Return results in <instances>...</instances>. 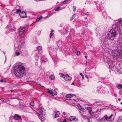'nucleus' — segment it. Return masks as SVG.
<instances>
[{
    "label": "nucleus",
    "mask_w": 122,
    "mask_h": 122,
    "mask_svg": "<svg viewBox=\"0 0 122 122\" xmlns=\"http://www.w3.org/2000/svg\"><path fill=\"white\" fill-rule=\"evenodd\" d=\"M25 68L22 63L19 62L14 68V74L16 76L21 77L25 75Z\"/></svg>",
    "instance_id": "nucleus-1"
},
{
    "label": "nucleus",
    "mask_w": 122,
    "mask_h": 122,
    "mask_svg": "<svg viewBox=\"0 0 122 122\" xmlns=\"http://www.w3.org/2000/svg\"><path fill=\"white\" fill-rule=\"evenodd\" d=\"M117 34V33L115 29H112L110 31L108 32L107 36V38L108 39L113 40Z\"/></svg>",
    "instance_id": "nucleus-2"
},
{
    "label": "nucleus",
    "mask_w": 122,
    "mask_h": 122,
    "mask_svg": "<svg viewBox=\"0 0 122 122\" xmlns=\"http://www.w3.org/2000/svg\"><path fill=\"white\" fill-rule=\"evenodd\" d=\"M114 117V116L113 114H111L109 116L106 115L101 118V120L105 121V122H113Z\"/></svg>",
    "instance_id": "nucleus-3"
},
{
    "label": "nucleus",
    "mask_w": 122,
    "mask_h": 122,
    "mask_svg": "<svg viewBox=\"0 0 122 122\" xmlns=\"http://www.w3.org/2000/svg\"><path fill=\"white\" fill-rule=\"evenodd\" d=\"M115 24H113L112 25V29H115L116 28L118 31L120 30L119 28L122 25V19H120L118 20H117L115 22Z\"/></svg>",
    "instance_id": "nucleus-4"
},
{
    "label": "nucleus",
    "mask_w": 122,
    "mask_h": 122,
    "mask_svg": "<svg viewBox=\"0 0 122 122\" xmlns=\"http://www.w3.org/2000/svg\"><path fill=\"white\" fill-rule=\"evenodd\" d=\"M25 30V28L22 27H20L18 29V31L16 33V35L18 37H20L24 33Z\"/></svg>",
    "instance_id": "nucleus-5"
},
{
    "label": "nucleus",
    "mask_w": 122,
    "mask_h": 122,
    "mask_svg": "<svg viewBox=\"0 0 122 122\" xmlns=\"http://www.w3.org/2000/svg\"><path fill=\"white\" fill-rule=\"evenodd\" d=\"M23 41H17L15 45V49L20 50L22 46Z\"/></svg>",
    "instance_id": "nucleus-6"
},
{
    "label": "nucleus",
    "mask_w": 122,
    "mask_h": 122,
    "mask_svg": "<svg viewBox=\"0 0 122 122\" xmlns=\"http://www.w3.org/2000/svg\"><path fill=\"white\" fill-rule=\"evenodd\" d=\"M59 75L60 76L63 77L65 80L66 81H68L71 79V77H70L67 74H64L62 73H60Z\"/></svg>",
    "instance_id": "nucleus-7"
},
{
    "label": "nucleus",
    "mask_w": 122,
    "mask_h": 122,
    "mask_svg": "<svg viewBox=\"0 0 122 122\" xmlns=\"http://www.w3.org/2000/svg\"><path fill=\"white\" fill-rule=\"evenodd\" d=\"M47 92L48 93L52 95L53 96H54V95H56L57 94V92L51 88H48L47 89Z\"/></svg>",
    "instance_id": "nucleus-8"
},
{
    "label": "nucleus",
    "mask_w": 122,
    "mask_h": 122,
    "mask_svg": "<svg viewBox=\"0 0 122 122\" xmlns=\"http://www.w3.org/2000/svg\"><path fill=\"white\" fill-rule=\"evenodd\" d=\"M111 54L114 58L117 57L120 55L119 52L117 50H113L111 51Z\"/></svg>",
    "instance_id": "nucleus-9"
},
{
    "label": "nucleus",
    "mask_w": 122,
    "mask_h": 122,
    "mask_svg": "<svg viewBox=\"0 0 122 122\" xmlns=\"http://www.w3.org/2000/svg\"><path fill=\"white\" fill-rule=\"evenodd\" d=\"M37 110L39 111L40 114L45 115L46 114L45 110L43 108L40 107L38 109H37Z\"/></svg>",
    "instance_id": "nucleus-10"
},
{
    "label": "nucleus",
    "mask_w": 122,
    "mask_h": 122,
    "mask_svg": "<svg viewBox=\"0 0 122 122\" xmlns=\"http://www.w3.org/2000/svg\"><path fill=\"white\" fill-rule=\"evenodd\" d=\"M19 15L22 18H24L26 16V12L24 11L21 12L20 13Z\"/></svg>",
    "instance_id": "nucleus-11"
},
{
    "label": "nucleus",
    "mask_w": 122,
    "mask_h": 122,
    "mask_svg": "<svg viewBox=\"0 0 122 122\" xmlns=\"http://www.w3.org/2000/svg\"><path fill=\"white\" fill-rule=\"evenodd\" d=\"M108 64L109 65V67L111 69L113 70V68L114 67V65L113 64V62L111 61L108 63Z\"/></svg>",
    "instance_id": "nucleus-12"
},
{
    "label": "nucleus",
    "mask_w": 122,
    "mask_h": 122,
    "mask_svg": "<svg viewBox=\"0 0 122 122\" xmlns=\"http://www.w3.org/2000/svg\"><path fill=\"white\" fill-rule=\"evenodd\" d=\"M60 114V112L59 111H57L56 112H54L52 116L54 117V118L59 117Z\"/></svg>",
    "instance_id": "nucleus-13"
},
{
    "label": "nucleus",
    "mask_w": 122,
    "mask_h": 122,
    "mask_svg": "<svg viewBox=\"0 0 122 122\" xmlns=\"http://www.w3.org/2000/svg\"><path fill=\"white\" fill-rule=\"evenodd\" d=\"M35 114L37 116H39V118H41L42 121H43L45 119L44 117L43 116V115L42 114H39L38 113L36 112L35 113Z\"/></svg>",
    "instance_id": "nucleus-14"
},
{
    "label": "nucleus",
    "mask_w": 122,
    "mask_h": 122,
    "mask_svg": "<svg viewBox=\"0 0 122 122\" xmlns=\"http://www.w3.org/2000/svg\"><path fill=\"white\" fill-rule=\"evenodd\" d=\"M20 50L18 49L16 50L15 49V54L17 56H19L21 53V52Z\"/></svg>",
    "instance_id": "nucleus-15"
},
{
    "label": "nucleus",
    "mask_w": 122,
    "mask_h": 122,
    "mask_svg": "<svg viewBox=\"0 0 122 122\" xmlns=\"http://www.w3.org/2000/svg\"><path fill=\"white\" fill-rule=\"evenodd\" d=\"M70 120L71 121L74 120L75 121H76L78 120V119L74 116H71L69 118Z\"/></svg>",
    "instance_id": "nucleus-16"
},
{
    "label": "nucleus",
    "mask_w": 122,
    "mask_h": 122,
    "mask_svg": "<svg viewBox=\"0 0 122 122\" xmlns=\"http://www.w3.org/2000/svg\"><path fill=\"white\" fill-rule=\"evenodd\" d=\"M78 107L79 109L81 111L83 112H86V110H85L80 104H78Z\"/></svg>",
    "instance_id": "nucleus-17"
},
{
    "label": "nucleus",
    "mask_w": 122,
    "mask_h": 122,
    "mask_svg": "<svg viewBox=\"0 0 122 122\" xmlns=\"http://www.w3.org/2000/svg\"><path fill=\"white\" fill-rule=\"evenodd\" d=\"M21 117L20 116H19L16 114H15L14 117V118L17 120H19L21 119Z\"/></svg>",
    "instance_id": "nucleus-18"
},
{
    "label": "nucleus",
    "mask_w": 122,
    "mask_h": 122,
    "mask_svg": "<svg viewBox=\"0 0 122 122\" xmlns=\"http://www.w3.org/2000/svg\"><path fill=\"white\" fill-rule=\"evenodd\" d=\"M75 95L73 94H69L66 95V97L67 98H71L73 96H75Z\"/></svg>",
    "instance_id": "nucleus-19"
},
{
    "label": "nucleus",
    "mask_w": 122,
    "mask_h": 122,
    "mask_svg": "<svg viewBox=\"0 0 122 122\" xmlns=\"http://www.w3.org/2000/svg\"><path fill=\"white\" fill-rule=\"evenodd\" d=\"M75 83L76 86H79L80 85V81L78 80H77L75 82Z\"/></svg>",
    "instance_id": "nucleus-20"
},
{
    "label": "nucleus",
    "mask_w": 122,
    "mask_h": 122,
    "mask_svg": "<svg viewBox=\"0 0 122 122\" xmlns=\"http://www.w3.org/2000/svg\"><path fill=\"white\" fill-rule=\"evenodd\" d=\"M49 78L51 80H53L55 78V76L53 75H51L49 76Z\"/></svg>",
    "instance_id": "nucleus-21"
},
{
    "label": "nucleus",
    "mask_w": 122,
    "mask_h": 122,
    "mask_svg": "<svg viewBox=\"0 0 122 122\" xmlns=\"http://www.w3.org/2000/svg\"><path fill=\"white\" fill-rule=\"evenodd\" d=\"M116 122H122V117H120L117 120Z\"/></svg>",
    "instance_id": "nucleus-22"
},
{
    "label": "nucleus",
    "mask_w": 122,
    "mask_h": 122,
    "mask_svg": "<svg viewBox=\"0 0 122 122\" xmlns=\"http://www.w3.org/2000/svg\"><path fill=\"white\" fill-rule=\"evenodd\" d=\"M117 87L118 88L121 89L122 88V85L121 84H118L117 85Z\"/></svg>",
    "instance_id": "nucleus-23"
},
{
    "label": "nucleus",
    "mask_w": 122,
    "mask_h": 122,
    "mask_svg": "<svg viewBox=\"0 0 122 122\" xmlns=\"http://www.w3.org/2000/svg\"><path fill=\"white\" fill-rule=\"evenodd\" d=\"M42 50V47L41 46H39L37 47V50L38 51H41Z\"/></svg>",
    "instance_id": "nucleus-24"
},
{
    "label": "nucleus",
    "mask_w": 122,
    "mask_h": 122,
    "mask_svg": "<svg viewBox=\"0 0 122 122\" xmlns=\"http://www.w3.org/2000/svg\"><path fill=\"white\" fill-rule=\"evenodd\" d=\"M61 7H59L56 8L55 10V11H57L58 10H60L61 9Z\"/></svg>",
    "instance_id": "nucleus-25"
},
{
    "label": "nucleus",
    "mask_w": 122,
    "mask_h": 122,
    "mask_svg": "<svg viewBox=\"0 0 122 122\" xmlns=\"http://www.w3.org/2000/svg\"><path fill=\"white\" fill-rule=\"evenodd\" d=\"M42 16H40L39 18L36 19V21H40L41 20V19L42 18Z\"/></svg>",
    "instance_id": "nucleus-26"
},
{
    "label": "nucleus",
    "mask_w": 122,
    "mask_h": 122,
    "mask_svg": "<svg viewBox=\"0 0 122 122\" xmlns=\"http://www.w3.org/2000/svg\"><path fill=\"white\" fill-rule=\"evenodd\" d=\"M76 54L77 55H79L80 54V52L79 51H76Z\"/></svg>",
    "instance_id": "nucleus-27"
},
{
    "label": "nucleus",
    "mask_w": 122,
    "mask_h": 122,
    "mask_svg": "<svg viewBox=\"0 0 122 122\" xmlns=\"http://www.w3.org/2000/svg\"><path fill=\"white\" fill-rule=\"evenodd\" d=\"M30 105L32 106H33L34 105V101H31L30 103Z\"/></svg>",
    "instance_id": "nucleus-28"
},
{
    "label": "nucleus",
    "mask_w": 122,
    "mask_h": 122,
    "mask_svg": "<svg viewBox=\"0 0 122 122\" xmlns=\"http://www.w3.org/2000/svg\"><path fill=\"white\" fill-rule=\"evenodd\" d=\"M85 108L86 109L88 110V111H89V110H91V109H92V108L90 107H85Z\"/></svg>",
    "instance_id": "nucleus-29"
},
{
    "label": "nucleus",
    "mask_w": 122,
    "mask_h": 122,
    "mask_svg": "<svg viewBox=\"0 0 122 122\" xmlns=\"http://www.w3.org/2000/svg\"><path fill=\"white\" fill-rule=\"evenodd\" d=\"M89 113V114H90L91 115H92L93 114V112L92 111V109L91 110H89L88 111Z\"/></svg>",
    "instance_id": "nucleus-30"
},
{
    "label": "nucleus",
    "mask_w": 122,
    "mask_h": 122,
    "mask_svg": "<svg viewBox=\"0 0 122 122\" xmlns=\"http://www.w3.org/2000/svg\"><path fill=\"white\" fill-rule=\"evenodd\" d=\"M73 9L74 12H75L76 9V7L75 6H73Z\"/></svg>",
    "instance_id": "nucleus-31"
},
{
    "label": "nucleus",
    "mask_w": 122,
    "mask_h": 122,
    "mask_svg": "<svg viewBox=\"0 0 122 122\" xmlns=\"http://www.w3.org/2000/svg\"><path fill=\"white\" fill-rule=\"evenodd\" d=\"M16 12L17 13H19L21 12V10L19 9H17L16 11Z\"/></svg>",
    "instance_id": "nucleus-32"
},
{
    "label": "nucleus",
    "mask_w": 122,
    "mask_h": 122,
    "mask_svg": "<svg viewBox=\"0 0 122 122\" xmlns=\"http://www.w3.org/2000/svg\"><path fill=\"white\" fill-rule=\"evenodd\" d=\"M76 16V14H73V15H72L71 18V20H72Z\"/></svg>",
    "instance_id": "nucleus-33"
},
{
    "label": "nucleus",
    "mask_w": 122,
    "mask_h": 122,
    "mask_svg": "<svg viewBox=\"0 0 122 122\" xmlns=\"http://www.w3.org/2000/svg\"><path fill=\"white\" fill-rule=\"evenodd\" d=\"M76 81V80H74V82L72 83L71 85H73L75 86V82Z\"/></svg>",
    "instance_id": "nucleus-34"
},
{
    "label": "nucleus",
    "mask_w": 122,
    "mask_h": 122,
    "mask_svg": "<svg viewBox=\"0 0 122 122\" xmlns=\"http://www.w3.org/2000/svg\"><path fill=\"white\" fill-rule=\"evenodd\" d=\"M53 35V34L52 33H51L50 34V38Z\"/></svg>",
    "instance_id": "nucleus-35"
},
{
    "label": "nucleus",
    "mask_w": 122,
    "mask_h": 122,
    "mask_svg": "<svg viewBox=\"0 0 122 122\" xmlns=\"http://www.w3.org/2000/svg\"><path fill=\"white\" fill-rule=\"evenodd\" d=\"M46 61H47V59H45V60H43L42 61L44 62H46Z\"/></svg>",
    "instance_id": "nucleus-36"
},
{
    "label": "nucleus",
    "mask_w": 122,
    "mask_h": 122,
    "mask_svg": "<svg viewBox=\"0 0 122 122\" xmlns=\"http://www.w3.org/2000/svg\"><path fill=\"white\" fill-rule=\"evenodd\" d=\"M0 81V82H3L4 81L5 82V83L6 82V81H4L3 80H1Z\"/></svg>",
    "instance_id": "nucleus-37"
},
{
    "label": "nucleus",
    "mask_w": 122,
    "mask_h": 122,
    "mask_svg": "<svg viewBox=\"0 0 122 122\" xmlns=\"http://www.w3.org/2000/svg\"><path fill=\"white\" fill-rule=\"evenodd\" d=\"M85 26L87 27L88 26V25L87 24H85Z\"/></svg>",
    "instance_id": "nucleus-38"
},
{
    "label": "nucleus",
    "mask_w": 122,
    "mask_h": 122,
    "mask_svg": "<svg viewBox=\"0 0 122 122\" xmlns=\"http://www.w3.org/2000/svg\"><path fill=\"white\" fill-rule=\"evenodd\" d=\"M85 77L87 79L88 78V77L87 75H86L85 76Z\"/></svg>",
    "instance_id": "nucleus-39"
},
{
    "label": "nucleus",
    "mask_w": 122,
    "mask_h": 122,
    "mask_svg": "<svg viewBox=\"0 0 122 122\" xmlns=\"http://www.w3.org/2000/svg\"><path fill=\"white\" fill-rule=\"evenodd\" d=\"M62 122H66V119H64L63 121Z\"/></svg>",
    "instance_id": "nucleus-40"
},
{
    "label": "nucleus",
    "mask_w": 122,
    "mask_h": 122,
    "mask_svg": "<svg viewBox=\"0 0 122 122\" xmlns=\"http://www.w3.org/2000/svg\"><path fill=\"white\" fill-rule=\"evenodd\" d=\"M80 74L81 76H83V75L82 74V73H80Z\"/></svg>",
    "instance_id": "nucleus-41"
},
{
    "label": "nucleus",
    "mask_w": 122,
    "mask_h": 122,
    "mask_svg": "<svg viewBox=\"0 0 122 122\" xmlns=\"http://www.w3.org/2000/svg\"><path fill=\"white\" fill-rule=\"evenodd\" d=\"M54 30H52L51 31V33H52V32H54Z\"/></svg>",
    "instance_id": "nucleus-42"
},
{
    "label": "nucleus",
    "mask_w": 122,
    "mask_h": 122,
    "mask_svg": "<svg viewBox=\"0 0 122 122\" xmlns=\"http://www.w3.org/2000/svg\"><path fill=\"white\" fill-rule=\"evenodd\" d=\"M114 96L115 97H116L117 96V94H114Z\"/></svg>",
    "instance_id": "nucleus-43"
},
{
    "label": "nucleus",
    "mask_w": 122,
    "mask_h": 122,
    "mask_svg": "<svg viewBox=\"0 0 122 122\" xmlns=\"http://www.w3.org/2000/svg\"><path fill=\"white\" fill-rule=\"evenodd\" d=\"M100 89H101L100 88H97V89L98 90H99V91H100Z\"/></svg>",
    "instance_id": "nucleus-44"
},
{
    "label": "nucleus",
    "mask_w": 122,
    "mask_h": 122,
    "mask_svg": "<svg viewBox=\"0 0 122 122\" xmlns=\"http://www.w3.org/2000/svg\"><path fill=\"white\" fill-rule=\"evenodd\" d=\"M82 79H84V76H82Z\"/></svg>",
    "instance_id": "nucleus-45"
},
{
    "label": "nucleus",
    "mask_w": 122,
    "mask_h": 122,
    "mask_svg": "<svg viewBox=\"0 0 122 122\" xmlns=\"http://www.w3.org/2000/svg\"><path fill=\"white\" fill-rule=\"evenodd\" d=\"M85 58H86V59H87V56H85Z\"/></svg>",
    "instance_id": "nucleus-46"
},
{
    "label": "nucleus",
    "mask_w": 122,
    "mask_h": 122,
    "mask_svg": "<svg viewBox=\"0 0 122 122\" xmlns=\"http://www.w3.org/2000/svg\"><path fill=\"white\" fill-rule=\"evenodd\" d=\"M121 56H122V50L121 51Z\"/></svg>",
    "instance_id": "nucleus-47"
},
{
    "label": "nucleus",
    "mask_w": 122,
    "mask_h": 122,
    "mask_svg": "<svg viewBox=\"0 0 122 122\" xmlns=\"http://www.w3.org/2000/svg\"><path fill=\"white\" fill-rule=\"evenodd\" d=\"M10 91H11V92H13V90H10Z\"/></svg>",
    "instance_id": "nucleus-48"
},
{
    "label": "nucleus",
    "mask_w": 122,
    "mask_h": 122,
    "mask_svg": "<svg viewBox=\"0 0 122 122\" xmlns=\"http://www.w3.org/2000/svg\"><path fill=\"white\" fill-rule=\"evenodd\" d=\"M121 100V99L120 98H119L118 99V100L119 101H120Z\"/></svg>",
    "instance_id": "nucleus-49"
},
{
    "label": "nucleus",
    "mask_w": 122,
    "mask_h": 122,
    "mask_svg": "<svg viewBox=\"0 0 122 122\" xmlns=\"http://www.w3.org/2000/svg\"><path fill=\"white\" fill-rule=\"evenodd\" d=\"M39 85L43 87V86H42L40 84Z\"/></svg>",
    "instance_id": "nucleus-50"
},
{
    "label": "nucleus",
    "mask_w": 122,
    "mask_h": 122,
    "mask_svg": "<svg viewBox=\"0 0 122 122\" xmlns=\"http://www.w3.org/2000/svg\"><path fill=\"white\" fill-rule=\"evenodd\" d=\"M1 99V100H3V101H4L3 100L4 99H3H3Z\"/></svg>",
    "instance_id": "nucleus-51"
},
{
    "label": "nucleus",
    "mask_w": 122,
    "mask_h": 122,
    "mask_svg": "<svg viewBox=\"0 0 122 122\" xmlns=\"http://www.w3.org/2000/svg\"><path fill=\"white\" fill-rule=\"evenodd\" d=\"M63 114L64 115H65V112H63Z\"/></svg>",
    "instance_id": "nucleus-52"
},
{
    "label": "nucleus",
    "mask_w": 122,
    "mask_h": 122,
    "mask_svg": "<svg viewBox=\"0 0 122 122\" xmlns=\"http://www.w3.org/2000/svg\"><path fill=\"white\" fill-rule=\"evenodd\" d=\"M88 14V12H87V15H89V14Z\"/></svg>",
    "instance_id": "nucleus-53"
},
{
    "label": "nucleus",
    "mask_w": 122,
    "mask_h": 122,
    "mask_svg": "<svg viewBox=\"0 0 122 122\" xmlns=\"http://www.w3.org/2000/svg\"><path fill=\"white\" fill-rule=\"evenodd\" d=\"M65 0L64 1V2H66V1L67 0Z\"/></svg>",
    "instance_id": "nucleus-54"
},
{
    "label": "nucleus",
    "mask_w": 122,
    "mask_h": 122,
    "mask_svg": "<svg viewBox=\"0 0 122 122\" xmlns=\"http://www.w3.org/2000/svg\"><path fill=\"white\" fill-rule=\"evenodd\" d=\"M121 105H122V102H121Z\"/></svg>",
    "instance_id": "nucleus-55"
},
{
    "label": "nucleus",
    "mask_w": 122,
    "mask_h": 122,
    "mask_svg": "<svg viewBox=\"0 0 122 122\" xmlns=\"http://www.w3.org/2000/svg\"><path fill=\"white\" fill-rule=\"evenodd\" d=\"M87 62H86V65H87Z\"/></svg>",
    "instance_id": "nucleus-56"
},
{
    "label": "nucleus",
    "mask_w": 122,
    "mask_h": 122,
    "mask_svg": "<svg viewBox=\"0 0 122 122\" xmlns=\"http://www.w3.org/2000/svg\"><path fill=\"white\" fill-rule=\"evenodd\" d=\"M100 92L101 93V91H100Z\"/></svg>",
    "instance_id": "nucleus-57"
},
{
    "label": "nucleus",
    "mask_w": 122,
    "mask_h": 122,
    "mask_svg": "<svg viewBox=\"0 0 122 122\" xmlns=\"http://www.w3.org/2000/svg\"><path fill=\"white\" fill-rule=\"evenodd\" d=\"M49 48H48V50H49Z\"/></svg>",
    "instance_id": "nucleus-58"
}]
</instances>
